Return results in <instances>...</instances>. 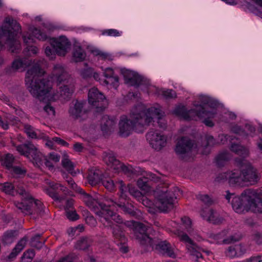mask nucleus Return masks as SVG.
<instances>
[{"label":"nucleus","mask_w":262,"mask_h":262,"mask_svg":"<svg viewBox=\"0 0 262 262\" xmlns=\"http://www.w3.org/2000/svg\"><path fill=\"white\" fill-rule=\"evenodd\" d=\"M101 175V172L99 170L91 169L88 177L89 183L92 186L97 184L103 179Z\"/></svg>","instance_id":"31"},{"label":"nucleus","mask_w":262,"mask_h":262,"mask_svg":"<svg viewBox=\"0 0 262 262\" xmlns=\"http://www.w3.org/2000/svg\"><path fill=\"white\" fill-rule=\"evenodd\" d=\"M101 34L104 36L118 37L121 35L122 32L117 29H110L102 30L101 31Z\"/></svg>","instance_id":"42"},{"label":"nucleus","mask_w":262,"mask_h":262,"mask_svg":"<svg viewBox=\"0 0 262 262\" xmlns=\"http://www.w3.org/2000/svg\"><path fill=\"white\" fill-rule=\"evenodd\" d=\"M196 197L199 200L201 201L205 204L210 205L212 202V199L207 194H199Z\"/></svg>","instance_id":"48"},{"label":"nucleus","mask_w":262,"mask_h":262,"mask_svg":"<svg viewBox=\"0 0 262 262\" xmlns=\"http://www.w3.org/2000/svg\"><path fill=\"white\" fill-rule=\"evenodd\" d=\"M42 139L46 141V145L50 149H53L54 148L55 143L54 140H53V138L50 140L47 136L45 135V137Z\"/></svg>","instance_id":"55"},{"label":"nucleus","mask_w":262,"mask_h":262,"mask_svg":"<svg viewBox=\"0 0 262 262\" xmlns=\"http://www.w3.org/2000/svg\"><path fill=\"white\" fill-rule=\"evenodd\" d=\"M13 156L11 154H7L5 157L3 161V164L7 168H10L11 167L13 162Z\"/></svg>","instance_id":"47"},{"label":"nucleus","mask_w":262,"mask_h":262,"mask_svg":"<svg viewBox=\"0 0 262 262\" xmlns=\"http://www.w3.org/2000/svg\"><path fill=\"white\" fill-rule=\"evenodd\" d=\"M124 224L133 230L136 238L141 244L152 246V240L146 233L148 228L146 226L133 221H126Z\"/></svg>","instance_id":"13"},{"label":"nucleus","mask_w":262,"mask_h":262,"mask_svg":"<svg viewBox=\"0 0 262 262\" xmlns=\"http://www.w3.org/2000/svg\"><path fill=\"white\" fill-rule=\"evenodd\" d=\"M34 256L33 250H28L24 253L21 257V262H31Z\"/></svg>","instance_id":"43"},{"label":"nucleus","mask_w":262,"mask_h":262,"mask_svg":"<svg viewBox=\"0 0 262 262\" xmlns=\"http://www.w3.org/2000/svg\"><path fill=\"white\" fill-rule=\"evenodd\" d=\"M121 73L124 78L125 83L129 85H137L141 80V76L134 71L122 68L121 69Z\"/></svg>","instance_id":"19"},{"label":"nucleus","mask_w":262,"mask_h":262,"mask_svg":"<svg viewBox=\"0 0 262 262\" xmlns=\"http://www.w3.org/2000/svg\"><path fill=\"white\" fill-rule=\"evenodd\" d=\"M253 241L257 244H262V233L258 232H255L252 235Z\"/></svg>","instance_id":"53"},{"label":"nucleus","mask_w":262,"mask_h":262,"mask_svg":"<svg viewBox=\"0 0 262 262\" xmlns=\"http://www.w3.org/2000/svg\"><path fill=\"white\" fill-rule=\"evenodd\" d=\"M215 144L213 137L210 135H206L204 138L203 142L201 146L196 149V146H194L193 143L187 138H182L177 144L175 151L176 153L182 157L186 154L195 153L198 151L203 155H207L210 151L212 146Z\"/></svg>","instance_id":"8"},{"label":"nucleus","mask_w":262,"mask_h":262,"mask_svg":"<svg viewBox=\"0 0 262 262\" xmlns=\"http://www.w3.org/2000/svg\"><path fill=\"white\" fill-rule=\"evenodd\" d=\"M103 160L106 164L114 170L115 172H118L121 170L124 172H127L129 171L127 167L116 159L114 154L112 152L106 154L103 157Z\"/></svg>","instance_id":"17"},{"label":"nucleus","mask_w":262,"mask_h":262,"mask_svg":"<svg viewBox=\"0 0 262 262\" xmlns=\"http://www.w3.org/2000/svg\"><path fill=\"white\" fill-rule=\"evenodd\" d=\"M91 52L94 55L99 56V57L102 59H107L110 57V55L108 53L103 52L95 47H93L91 49Z\"/></svg>","instance_id":"41"},{"label":"nucleus","mask_w":262,"mask_h":262,"mask_svg":"<svg viewBox=\"0 0 262 262\" xmlns=\"http://www.w3.org/2000/svg\"><path fill=\"white\" fill-rule=\"evenodd\" d=\"M225 234L224 232L214 235L213 238L217 241L218 243L223 242L225 244H229L232 242L237 241L240 239V236H231L229 238H224Z\"/></svg>","instance_id":"34"},{"label":"nucleus","mask_w":262,"mask_h":262,"mask_svg":"<svg viewBox=\"0 0 262 262\" xmlns=\"http://www.w3.org/2000/svg\"><path fill=\"white\" fill-rule=\"evenodd\" d=\"M231 150L237 155L246 157L248 155V150L241 145L232 143Z\"/></svg>","instance_id":"38"},{"label":"nucleus","mask_w":262,"mask_h":262,"mask_svg":"<svg viewBox=\"0 0 262 262\" xmlns=\"http://www.w3.org/2000/svg\"><path fill=\"white\" fill-rule=\"evenodd\" d=\"M78 190L85 204L98 216L100 222L104 227L112 229L113 234L116 238L121 237L120 226H114L112 220L119 224L123 223V220L120 215H117L109 209V207L115 206V202L112 199H106L103 203H100L98 199L92 197L81 188H78Z\"/></svg>","instance_id":"2"},{"label":"nucleus","mask_w":262,"mask_h":262,"mask_svg":"<svg viewBox=\"0 0 262 262\" xmlns=\"http://www.w3.org/2000/svg\"><path fill=\"white\" fill-rule=\"evenodd\" d=\"M66 215L67 217L71 221H76L79 219L78 215L74 210H67Z\"/></svg>","instance_id":"50"},{"label":"nucleus","mask_w":262,"mask_h":262,"mask_svg":"<svg viewBox=\"0 0 262 262\" xmlns=\"http://www.w3.org/2000/svg\"><path fill=\"white\" fill-rule=\"evenodd\" d=\"M226 193L225 198L228 202L232 199V208L236 212L243 213L250 211L255 213H262V200H255L257 193L255 189H247L239 196H236L229 191Z\"/></svg>","instance_id":"5"},{"label":"nucleus","mask_w":262,"mask_h":262,"mask_svg":"<svg viewBox=\"0 0 262 262\" xmlns=\"http://www.w3.org/2000/svg\"><path fill=\"white\" fill-rule=\"evenodd\" d=\"M86 56V53L81 47L79 45L75 44L72 51V60L76 62H81L85 60Z\"/></svg>","instance_id":"29"},{"label":"nucleus","mask_w":262,"mask_h":262,"mask_svg":"<svg viewBox=\"0 0 262 262\" xmlns=\"http://www.w3.org/2000/svg\"><path fill=\"white\" fill-rule=\"evenodd\" d=\"M61 163L62 166L69 172L71 173L72 174H76V172H74V165L73 163L69 159V156L66 152H63L62 154Z\"/></svg>","instance_id":"35"},{"label":"nucleus","mask_w":262,"mask_h":262,"mask_svg":"<svg viewBox=\"0 0 262 262\" xmlns=\"http://www.w3.org/2000/svg\"><path fill=\"white\" fill-rule=\"evenodd\" d=\"M24 130L28 137L32 139H39L45 137V135L43 133H41L38 129H35L28 124L24 125Z\"/></svg>","instance_id":"30"},{"label":"nucleus","mask_w":262,"mask_h":262,"mask_svg":"<svg viewBox=\"0 0 262 262\" xmlns=\"http://www.w3.org/2000/svg\"><path fill=\"white\" fill-rule=\"evenodd\" d=\"M115 206H114L111 207H109V209L113 211V213H115L117 215H118L116 214L114 211L115 209L117 208V207L120 208L122 211L126 214H130L132 216H135L136 215V211L134 210V207L131 205L128 206H125L124 205H122L121 204H117L115 203Z\"/></svg>","instance_id":"33"},{"label":"nucleus","mask_w":262,"mask_h":262,"mask_svg":"<svg viewBox=\"0 0 262 262\" xmlns=\"http://www.w3.org/2000/svg\"><path fill=\"white\" fill-rule=\"evenodd\" d=\"M31 61L28 59H18L15 60L12 64V68L15 70L24 71L25 69L31 65Z\"/></svg>","instance_id":"32"},{"label":"nucleus","mask_w":262,"mask_h":262,"mask_svg":"<svg viewBox=\"0 0 262 262\" xmlns=\"http://www.w3.org/2000/svg\"><path fill=\"white\" fill-rule=\"evenodd\" d=\"M116 121L110 118L108 116H103L101 120L100 126L103 133H107L114 130L116 125Z\"/></svg>","instance_id":"27"},{"label":"nucleus","mask_w":262,"mask_h":262,"mask_svg":"<svg viewBox=\"0 0 262 262\" xmlns=\"http://www.w3.org/2000/svg\"><path fill=\"white\" fill-rule=\"evenodd\" d=\"M178 234L179 239L186 246L187 253L194 261L199 262L200 258H203L202 254L203 248L197 245L186 233L182 231H178Z\"/></svg>","instance_id":"12"},{"label":"nucleus","mask_w":262,"mask_h":262,"mask_svg":"<svg viewBox=\"0 0 262 262\" xmlns=\"http://www.w3.org/2000/svg\"><path fill=\"white\" fill-rule=\"evenodd\" d=\"M28 238L27 237L25 236L22 238L15 247V250H17L18 252H20L25 247Z\"/></svg>","instance_id":"49"},{"label":"nucleus","mask_w":262,"mask_h":262,"mask_svg":"<svg viewBox=\"0 0 262 262\" xmlns=\"http://www.w3.org/2000/svg\"><path fill=\"white\" fill-rule=\"evenodd\" d=\"M141 114L142 117L138 121L142 126L148 125L150 123L154 122L156 119L160 128L164 129L166 127L167 122L163 118L164 113L159 105L156 104L147 108H144L143 105Z\"/></svg>","instance_id":"10"},{"label":"nucleus","mask_w":262,"mask_h":262,"mask_svg":"<svg viewBox=\"0 0 262 262\" xmlns=\"http://www.w3.org/2000/svg\"><path fill=\"white\" fill-rule=\"evenodd\" d=\"M102 183L103 186L109 191H112L115 187V184L113 180L110 178H103Z\"/></svg>","instance_id":"44"},{"label":"nucleus","mask_w":262,"mask_h":262,"mask_svg":"<svg viewBox=\"0 0 262 262\" xmlns=\"http://www.w3.org/2000/svg\"><path fill=\"white\" fill-rule=\"evenodd\" d=\"M0 189L10 195H14L17 193L22 196V202H15V205L24 214H31L32 208H36L39 211L42 209L41 202L35 200L29 192L24 189L21 185L6 182L0 184Z\"/></svg>","instance_id":"6"},{"label":"nucleus","mask_w":262,"mask_h":262,"mask_svg":"<svg viewBox=\"0 0 262 262\" xmlns=\"http://www.w3.org/2000/svg\"><path fill=\"white\" fill-rule=\"evenodd\" d=\"M40 235L38 234L31 238L30 245L32 247L37 249H40L44 246L45 241H40Z\"/></svg>","instance_id":"40"},{"label":"nucleus","mask_w":262,"mask_h":262,"mask_svg":"<svg viewBox=\"0 0 262 262\" xmlns=\"http://www.w3.org/2000/svg\"><path fill=\"white\" fill-rule=\"evenodd\" d=\"M180 190L177 187H168L165 184L158 188L154 191L156 201L155 204L148 198L142 196L140 201L148 208V211L155 213L158 210L161 212H167L173 208L175 200Z\"/></svg>","instance_id":"4"},{"label":"nucleus","mask_w":262,"mask_h":262,"mask_svg":"<svg viewBox=\"0 0 262 262\" xmlns=\"http://www.w3.org/2000/svg\"><path fill=\"white\" fill-rule=\"evenodd\" d=\"M160 253L171 257H175L176 254L174 248L166 241L160 242L155 247Z\"/></svg>","instance_id":"23"},{"label":"nucleus","mask_w":262,"mask_h":262,"mask_svg":"<svg viewBox=\"0 0 262 262\" xmlns=\"http://www.w3.org/2000/svg\"><path fill=\"white\" fill-rule=\"evenodd\" d=\"M143 110V105L139 104L133 107L131 111L129 118L123 116L120 118L119 123V134L122 137L129 136L134 128L143 127L139 124V121L142 117L141 112Z\"/></svg>","instance_id":"9"},{"label":"nucleus","mask_w":262,"mask_h":262,"mask_svg":"<svg viewBox=\"0 0 262 262\" xmlns=\"http://www.w3.org/2000/svg\"><path fill=\"white\" fill-rule=\"evenodd\" d=\"M246 252L244 247L241 245H235L230 246L226 252L227 256L233 258L243 255Z\"/></svg>","instance_id":"28"},{"label":"nucleus","mask_w":262,"mask_h":262,"mask_svg":"<svg viewBox=\"0 0 262 262\" xmlns=\"http://www.w3.org/2000/svg\"><path fill=\"white\" fill-rule=\"evenodd\" d=\"M45 54L47 57L50 59H53L55 58L56 52V50L52 47H47L45 49Z\"/></svg>","instance_id":"51"},{"label":"nucleus","mask_w":262,"mask_h":262,"mask_svg":"<svg viewBox=\"0 0 262 262\" xmlns=\"http://www.w3.org/2000/svg\"><path fill=\"white\" fill-rule=\"evenodd\" d=\"M146 137L150 145L155 150H160L166 144V137L158 130L150 129Z\"/></svg>","instance_id":"14"},{"label":"nucleus","mask_w":262,"mask_h":262,"mask_svg":"<svg viewBox=\"0 0 262 262\" xmlns=\"http://www.w3.org/2000/svg\"><path fill=\"white\" fill-rule=\"evenodd\" d=\"M43 110L50 116L53 117L55 115V109L49 104H47L43 107Z\"/></svg>","instance_id":"54"},{"label":"nucleus","mask_w":262,"mask_h":262,"mask_svg":"<svg viewBox=\"0 0 262 262\" xmlns=\"http://www.w3.org/2000/svg\"><path fill=\"white\" fill-rule=\"evenodd\" d=\"M16 150L20 154L32 161L37 166L39 165L43 157L38 147L30 141L16 146Z\"/></svg>","instance_id":"11"},{"label":"nucleus","mask_w":262,"mask_h":262,"mask_svg":"<svg viewBox=\"0 0 262 262\" xmlns=\"http://www.w3.org/2000/svg\"><path fill=\"white\" fill-rule=\"evenodd\" d=\"M230 158L229 154L226 152H223L220 154L216 158V163L218 165H221L223 161H226Z\"/></svg>","instance_id":"45"},{"label":"nucleus","mask_w":262,"mask_h":262,"mask_svg":"<svg viewBox=\"0 0 262 262\" xmlns=\"http://www.w3.org/2000/svg\"><path fill=\"white\" fill-rule=\"evenodd\" d=\"M116 185L118 186L120 189L121 197L124 199L127 198L128 193H129L139 201H140V199L143 196L142 193L135 187L130 185L125 186L122 180L119 181Z\"/></svg>","instance_id":"18"},{"label":"nucleus","mask_w":262,"mask_h":262,"mask_svg":"<svg viewBox=\"0 0 262 262\" xmlns=\"http://www.w3.org/2000/svg\"><path fill=\"white\" fill-rule=\"evenodd\" d=\"M232 131L236 134H239L243 136H246V134L244 131L238 126L235 125L233 126L232 128Z\"/></svg>","instance_id":"61"},{"label":"nucleus","mask_w":262,"mask_h":262,"mask_svg":"<svg viewBox=\"0 0 262 262\" xmlns=\"http://www.w3.org/2000/svg\"><path fill=\"white\" fill-rule=\"evenodd\" d=\"M50 42L52 48L56 50V54L60 56H65L71 47L70 41L64 36L50 39Z\"/></svg>","instance_id":"15"},{"label":"nucleus","mask_w":262,"mask_h":262,"mask_svg":"<svg viewBox=\"0 0 262 262\" xmlns=\"http://www.w3.org/2000/svg\"><path fill=\"white\" fill-rule=\"evenodd\" d=\"M49 160H50L51 161H53L54 163H57L60 160V156L55 152H51L49 155Z\"/></svg>","instance_id":"57"},{"label":"nucleus","mask_w":262,"mask_h":262,"mask_svg":"<svg viewBox=\"0 0 262 262\" xmlns=\"http://www.w3.org/2000/svg\"><path fill=\"white\" fill-rule=\"evenodd\" d=\"M174 113L186 120L204 119V124L209 127L214 125L211 119L213 118L216 115V111L214 110L211 111H207L202 105H196L194 109L189 111H187L184 106H179L176 108Z\"/></svg>","instance_id":"7"},{"label":"nucleus","mask_w":262,"mask_h":262,"mask_svg":"<svg viewBox=\"0 0 262 262\" xmlns=\"http://www.w3.org/2000/svg\"><path fill=\"white\" fill-rule=\"evenodd\" d=\"M73 257L72 255H68L60 258L57 262H72Z\"/></svg>","instance_id":"64"},{"label":"nucleus","mask_w":262,"mask_h":262,"mask_svg":"<svg viewBox=\"0 0 262 262\" xmlns=\"http://www.w3.org/2000/svg\"><path fill=\"white\" fill-rule=\"evenodd\" d=\"M49 185L50 188L47 190V193L55 200L61 201V198L59 196L57 191L59 189L63 192H66L67 190L66 187L60 184L52 182L49 183Z\"/></svg>","instance_id":"25"},{"label":"nucleus","mask_w":262,"mask_h":262,"mask_svg":"<svg viewBox=\"0 0 262 262\" xmlns=\"http://www.w3.org/2000/svg\"><path fill=\"white\" fill-rule=\"evenodd\" d=\"M104 76L105 79L109 77H112L114 76V73L113 70L111 68H107L104 70L103 71Z\"/></svg>","instance_id":"56"},{"label":"nucleus","mask_w":262,"mask_h":262,"mask_svg":"<svg viewBox=\"0 0 262 262\" xmlns=\"http://www.w3.org/2000/svg\"><path fill=\"white\" fill-rule=\"evenodd\" d=\"M29 31L32 33V35L29 34L28 35L23 36L24 41L26 44L34 42V39L33 38V36L35 38L40 40H45L48 38V36L46 34L41 32L40 30L36 28H31L30 29Z\"/></svg>","instance_id":"24"},{"label":"nucleus","mask_w":262,"mask_h":262,"mask_svg":"<svg viewBox=\"0 0 262 262\" xmlns=\"http://www.w3.org/2000/svg\"><path fill=\"white\" fill-rule=\"evenodd\" d=\"M201 215L204 219L213 224H219L223 221V219L216 212L209 208H206L205 210H202Z\"/></svg>","instance_id":"22"},{"label":"nucleus","mask_w":262,"mask_h":262,"mask_svg":"<svg viewBox=\"0 0 262 262\" xmlns=\"http://www.w3.org/2000/svg\"><path fill=\"white\" fill-rule=\"evenodd\" d=\"M219 138L220 140V143L222 144H225V142L228 140H230L232 141L233 140L230 136L224 135H219Z\"/></svg>","instance_id":"62"},{"label":"nucleus","mask_w":262,"mask_h":262,"mask_svg":"<svg viewBox=\"0 0 262 262\" xmlns=\"http://www.w3.org/2000/svg\"><path fill=\"white\" fill-rule=\"evenodd\" d=\"M79 74L84 79H87L92 76L93 70L91 68L81 69L79 71Z\"/></svg>","instance_id":"46"},{"label":"nucleus","mask_w":262,"mask_h":262,"mask_svg":"<svg viewBox=\"0 0 262 262\" xmlns=\"http://www.w3.org/2000/svg\"><path fill=\"white\" fill-rule=\"evenodd\" d=\"M17 235V232L16 231H8L6 232L3 236V241L6 244L12 243Z\"/></svg>","instance_id":"39"},{"label":"nucleus","mask_w":262,"mask_h":262,"mask_svg":"<svg viewBox=\"0 0 262 262\" xmlns=\"http://www.w3.org/2000/svg\"><path fill=\"white\" fill-rule=\"evenodd\" d=\"M145 177L144 179H139L137 181V185L139 188L145 191H147L149 189L147 184L148 180L158 182L161 179V177L150 172H146Z\"/></svg>","instance_id":"21"},{"label":"nucleus","mask_w":262,"mask_h":262,"mask_svg":"<svg viewBox=\"0 0 262 262\" xmlns=\"http://www.w3.org/2000/svg\"><path fill=\"white\" fill-rule=\"evenodd\" d=\"M83 105L82 102L76 101L74 106H71L69 110L70 116L75 119H81L85 114L83 110Z\"/></svg>","instance_id":"26"},{"label":"nucleus","mask_w":262,"mask_h":262,"mask_svg":"<svg viewBox=\"0 0 262 262\" xmlns=\"http://www.w3.org/2000/svg\"><path fill=\"white\" fill-rule=\"evenodd\" d=\"M26 49L27 50L28 55H29L36 54L38 53V49L35 46H28L26 48Z\"/></svg>","instance_id":"60"},{"label":"nucleus","mask_w":262,"mask_h":262,"mask_svg":"<svg viewBox=\"0 0 262 262\" xmlns=\"http://www.w3.org/2000/svg\"><path fill=\"white\" fill-rule=\"evenodd\" d=\"M105 99L104 95L97 88L93 87L90 89L88 93V101L91 105L101 110L103 109L101 103Z\"/></svg>","instance_id":"16"},{"label":"nucleus","mask_w":262,"mask_h":262,"mask_svg":"<svg viewBox=\"0 0 262 262\" xmlns=\"http://www.w3.org/2000/svg\"><path fill=\"white\" fill-rule=\"evenodd\" d=\"M100 83L101 84L107 86L110 88L116 89L119 86V79L117 76H115L102 80Z\"/></svg>","instance_id":"36"},{"label":"nucleus","mask_w":262,"mask_h":262,"mask_svg":"<svg viewBox=\"0 0 262 262\" xmlns=\"http://www.w3.org/2000/svg\"><path fill=\"white\" fill-rule=\"evenodd\" d=\"M200 100L203 104L210 105L212 102V99L210 97L203 95L200 96Z\"/></svg>","instance_id":"58"},{"label":"nucleus","mask_w":262,"mask_h":262,"mask_svg":"<svg viewBox=\"0 0 262 262\" xmlns=\"http://www.w3.org/2000/svg\"><path fill=\"white\" fill-rule=\"evenodd\" d=\"M161 93L166 99L173 98L176 97L175 92L172 90H163Z\"/></svg>","instance_id":"52"},{"label":"nucleus","mask_w":262,"mask_h":262,"mask_svg":"<svg viewBox=\"0 0 262 262\" xmlns=\"http://www.w3.org/2000/svg\"><path fill=\"white\" fill-rule=\"evenodd\" d=\"M44 73L39 65L35 64L26 73V85L33 97L40 101L47 102L60 97L66 99L72 94L75 89L74 83L62 65H55L50 77L52 81L57 82L60 94L54 93L50 80L40 78Z\"/></svg>","instance_id":"1"},{"label":"nucleus","mask_w":262,"mask_h":262,"mask_svg":"<svg viewBox=\"0 0 262 262\" xmlns=\"http://www.w3.org/2000/svg\"><path fill=\"white\" fill-rule=\"evenodd\" d=\"M92 241L90 238L83 237L78 240L75 245V248L78 250H85L90 246Z\"/></svg>","instance_id":"37"},{"label":"nucleus","mask_w":262,"mask_h":262,"mask_svg":"<svg viewBox=\"0 0 262 262\" xmlns=\"http://www.w3.org/2000/svg\"><path fill=\"white\" fill-rule=\"evenodd\" d=\"M86 223L91 226L94 227L97 224V221L92 216H88L85 219Z\"/></svg>","instance_id":"59"},{"label":"nucleus","mask_w":262,"mask_h":262,"mask_svg":"<svg viewBox=\"0 0 262 262\" xmlns=\"http://www.w3.org/2000/svg\"><path fill=\"white\" fill-rule=\"evenodd\" d=\"M235 162L239 169L220 173L217 181H227L232 186L253 185L258 183L260 175L249 162L244 159H236Z\"/></svg>","instance_id":"3"},{"label":"nucleus","mask_w":262,"mask_h":262,"mask_svg":"<svg viewBox=\"0 0 262 262\" xmlns=\"http://www.w3.org/2000/svg\"><path fill=\"white\" fill-rule=\"evenodd\" d=\"M181 222L180 228L182 230L188 232L196 240L200 241L201 239V237L193 228L191 221L189 217L186 216L182 217Z\"/></svg>","instance_id":"20"},{"label":"nucleus","mask_w":262,"mask_h":262,"mask_svg":"<svg viewBox=\"0 0 262 262\" xmlns=\"http://www.w3.org/2000/svg\"><path fill=\"white\" fill-rule=\"evenodd\" d=\"M67 182L71 186V187L72 189H73L76 191L78 192V188H81L78 187L71 178H70V180H67Z\"/></svg>","instance_id":"63"}]
</instances>
